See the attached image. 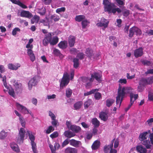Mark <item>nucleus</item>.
I'll return each instance as SVG.
<instances>
[{"instance_id":"obj_6","label":"nucleus","mask_w":153,"mask_h":153,"mask_svg":"<svg viewBox=\"0 0 153 153\" xmlns=\"http://www.w3.org/2000/svg\"><path fill=\"white\" fill-rule=\"evenodd\" d=\"M130 97V104L128 105L127 107L125 108V111H127L130 108L134 101L138 98V95L137 94L134 95V96L133 97V94H131Z\"/></svg>"},{"instance_id":"obj_35","label":"nucleus","mask_w":153,"mask_h":153,"mask_svg":"<svg viewBox=\"0 0 153 153\" xmlns=\"http://www.w3.org/2000/svg\"><path fill=\"white\" fill-rule=\"evenodd\" d=\"M58 38L56 36L54 37L50 41L51 45H54L56 44L58 42Z\"/></svg>"},{"instance_id":"obj_31","label":"nucleus","mask_w":153,"mask_h":153,"mask_svg":"<svg viewBox=\"0 0 153 153\" xmlns=\"http://www.w3.org/2000/svg\"><path fill=\"white\" fill-rule=\"evenodd\" d=\"M50 19L51 20H53L55 22L59 21L60 19V18L59 16L57 14H54L52 15L50 17Z\"/></svg>"},{"instance_id":"obj_2","label":"nucleus","mask_w":153,"mask_h":153,"mask_svg":"<svg viewBox=\"0 0 153 153\" xmlns=\"http://www.w3.org/2000/svg\"><path fill=\"white\" fill-rule=\"evenodd\" d=\"M69 74L67 72L64 73L60 83V88L62 89L64 86L67 85L69 82Z\"/></svg>"},{"instance_id":"obj_12","label":"nucleus","mask_w":153,"mask_h":153,"mask_svg":"<svg viewBox=\"0 0 153 153\" xmlns=\"http://www.w3.org/2000/svg\"><path fill=\"white\" fill-rule=\"evenodd\" d=\"M76 38L72 36H70L68 38V42L69 46L71 47L74 46Z\"/></svg>"},{"instance_id":"obj_15","label":"nucleus","mask_w":153,"mask_h":153,"mask_svg":"<svg viewBox=\"0 0 153 153\" xmlns=\"http://www.w3.org/2000/svg\"><path fill=\"white\" fill-rule=\"evenodd\" d=\"M20 111L21 113L24 114L29 113L32 116L33 114H32L31 112H29L28 109L25 106L20 104Z\"/></svg>"},{"instance_id":"obj_47","label":"nucleus","mask_w":153,"mask_h":153,"mask_svg":"<svg viewBox=\"0 0 153 153\" xmlns=\"http://www.w3.org/2000/svg\"><path fill=\"white\" fill-rule=\"evenodd\" d=\"M72 90L70 89L69 88L67 89L66 91V95L67 97H70L72 94Z\"/></svg>"},{"instance_id":"obj_30","label":"nucleus","mask_w":153,"mask_h":153,"mask_svg":"<svg viewBox=\"0 0 153 153\" xmlns=\"http://www.w3.org/2000/svg\"><path fill=\"white\" fill-rule=\"evenodd\" d=\"M27 133L29 139L31 142L34 141L35 140V136L32 134V132H30L29 131H27Z\"/></svg>"},{"instance_id":"obj_39","label":"nucleus","mask_w":153,"mask_h":153,"mask_svg":"<svg viewBox=\"0 0 153 153\" xmlns=\"http://www.w3.org/2000/svg\"><path fill=\"white\" fill-rule=\"evenodd\" d=\"M142 144L146 146L147 149H148L150 148L151 145L149 140H146L143 141Z\"/></svg>"},{"instance_id":"obj_22","label":"nucleus","mask_w":153,"mask_h":153,"mask_svg":"<svg viewBox=\"0 0 153 153\" xmlns=\"http://www.w3.org/2000/svg\"><path fill=\"white\" fill-rule=\"evenodd\" d=\"M11 149L16 152H19V149L18 145L14 143H12L10 144Z\"/></svg>"},{"instance_id":"obj_46","label":"nucleus","mask_w":153,"mask_h":153,"mask_svg":"<svg viewBox=\"0 0 153 153\" xmlns=\"http://www.w3.org/2000/svg\"><path fill=\"white\" fill-rule=\"evenodd\" d=\"M46 10L45 8L42 7L41 9H39L38 13L42 16L44 15L46 13Z\"/></svg>"},{"instance_id":"obj_33","label":"nucleus","mask_w":153,"mask_h":153,"mask_svg":"<svg viewBox=\"0 0 153 153\" xmlns=\"http://www.w3.org/2000/svg\"><path fill=\"white\" fill-rule=\"evenodd\" d=\"M139 85H142L143 86H145L146 85H147V80L146 78H143L140 80L139 82Z\"/></svg>"},{"instance_id":"obj_9","label":"nucleus","mask_w":153,"mask_h":153,"mask_svg":"<svg viewBox=\"0 0 153 153\" xmlns=\"http://www.w3.org/2000/svg\"><path fill=\"white\" fill-rule=\"evenodd\" d=\"M102 75L100 73L97 72H94L91 74V78L92 79H95L96 80L99 82L101 81V78L102 77Z\"/></svg>"},{"instance_id":"obj_54","label":"nucleus","mask_w":153,"mask_h":153,"mask_svg":"<svg viewBox=\"0 0 153 153\" xmlns=\"http://www.w3.org/2000/svg\"><path fill=\"white\" fill-rule=\"evenodd\" d=\"M9 94L12 97H14L15 92L13 89L12 88H10L9 89L8 91Z\"/></svg>"},{"instance_id":"obj_19","label":"nucleus","mask_w":153,"mask_h":153,"mask_svg":"<svg viewBox=\"0 0 153 153\" xmlns=\"http://www.w3.org/2000/svg\"><path fill=\"white\" fill-rule=\"evenodd\" d=\"M136 150L137 151L140 153H146L147 150L142 146H138L136 147Z\"/></svg>"},{"instance_id":"obj_7","label":"nucleus","mask_w":153,"mask_h":153,"mask_svg":"<svg viewBox=\"0 0 153 153\" xmlns=\"http://www.w3.org/2000/svg\"><path fill=\"white\" fill-rule=\"evenodd\" d=\"M20 15L22 17H25L29 19H30L33 16L32 14L29 11L23 10H21Z\"/></svg>"},{"instance_id":"obj_61","label":"nucleus","mask_w":153,"mask_h":153,"mask_svg":"<svg viewBox=\"0 0 153 153\" xmlns=\"http://www.w3.org/2000/svg\"><path fill=\"white\" fill-rule=\"evenodd\" d=\"M94 97L96 100H99L101 97V94L99 92L95 93L94 95Z\"/></svg>"},{"instance_id":"obj_3","label":"nucleus","mask_w":153,"mask_h":153,"mask_svg":"<svg viewBox=\"0 0 153 153\" xmlns=\"http://www.w3.org/2000/svg\"><path fill=\"white\" fill-rule=\"evenodd\" d=\"M79 79L82 82L86 84L85 87L87 88H88L91 86L92 83L94 81V79L86 77H81Z\"/></svg>"},{"instance_id":"obj_24","label":"nucleus","mask_w":153,"mask_h":153,"mask_svg":"<svg viewBox=\"0 0 153 153\" xmlns=\"http://www.w3.org/2000/svg\"><path fill=\"white\" fill-rule=\"evenodd\" d=\"M58 45L61 49H65L67 47V42L65 41H61L58 44Z\"/></svg>"},{"instance_id":"obj_44","label":"nucleus","mask_w":153,"mask_h":153,"mask_svg":"<svg viewBox=\"0 0 153 153\" xmlns=\"http://www.w3.org/2000/svg\"><path fill=\"white\" fill-rule=\"evenodd\" d=\"M97 26L98 27H104L105 28L108 25V22L107 23H103L102 22H100L97 24Z\"/></svg>"},{"instance_id":"obj_10","label":"nucleus","mask_w":153,"mask_h":153,"mask_svg":"<svg viewBox=\"0 0 153 153\" xmlns=\"http://www.w3.org/2000/svg\"><path fill=\"white\" fill-rule=\"evenodd\" d=\"M110 2V0H103V4L104 5L105 11L106 10L108 11L109 7H112L113 6Z\"/></svg>"},{"instance_id":"obj_4","label":"nucleus","mask_w":153,"mask_h":153,"mask_svg":"<svg viewBox=\"0 0 153 153\" xmlns=\"http://www.w3.org/2000/svg\"><path fill=\"white\" fill-rule=\"evenodd\" d=\"M38 78L37 76H35L29 81L28 83V87L29 90H31L33 86L37 85L38 82L37 79Z\"/></svg>"},{"instance_id":"obj_5","label":"nucleus","mask_w":153,"mask_h":153,"mask_svg":"<svg viewBox=\"0 0 153 153\" xmlns=\"http://www.w3.org/2000/svg\"><path fill=\"white\" fill-rule=\"evenodd\" d=\"M51 33H48L45 36L44 39L43 40V44L44 46H47L51 39Z\"/></svg>"},{"instance_id":"obj_20","label":"nucleus","mask_w":153,"mask_h":153,"mask_svg":"<svg viewBox=\"0 0 153 153\" xmlns=\"http://www.w3.org/2000/svg\"><path fill=\"white\" fill-rule=\"evenodd\" d=\"M99 117L102 120L104 121H106L108 118L107 113L103 112H101L100 113Z\"/></svg>"},{"instance_id":"obj_59","label":"nucleus","mask_w":153,"mask_h":153,"mask_svg":"<svg viewBox=\"0 0 153 153\" xmlns=\"http://www.w3.org/2000/svg\"><path fill=\"white\" fill-rule=\"evenodd\" d=\"M58 136V134L57 132L55 131L50 135V137L52 138H54L57 137Z\"/></svg>"},{"instance_id":"obj_13","label":"nucleus","mask_w":153,"mask_h":153,"mask_svg":"<svg viewBox=\"0 0 153 153\" xmlns=\"http://www.w3.org/2000/svg\"><path fill=\"white\" fill-rule=\"evenodd\" d=\"M25 131L24 128H21L20 129V143L23 142Z\"/></svg>"},{"instance_id":"obj_64","label":"nucleus","mask_w":153,"mask_h":153,"mask_svg":"<svg viewBox=\"0 0 153 153\" xmlns=\"http://www.w3.org/2000/svg\"><path fill=\"white\" fill-rule=\"evenodd\" d=\"M53 53L56 56H60L61 54L59 51L57 49H55L53 50Z\"/></svg>"},{"instance_id":"obj_57","label":"nucleus","mask_w":153,"mask_h":153,"mask_svg":"<svg viewBox=\"0 0 153 153\" xmlns=\"http://www.w3.org/2000/svg\"><path fill=\"white\" fill-rule=\"evenodd\" d=\"M84 56L85 54L82 53H79L77 54V57H78L80 59H83Z\"/></svg>"},{"instance_id":"obj_62","label":"nucleus","mask_w":153,"mask_h":153,"mask_svg":"<svg viewBox=\"0 0 153 153\" xmlns=\"http://www.w3.org/2000/svg\"><path fill=\"white\" fill-rule=\"evenodd\" d=\"M13 84L16 89H18L19 88V85L18 82L16 80H14L13 82Z\"/></svg>"},{"instance_id":"obj_42","label":"nucleus","mask_w":153,"mask_h":153,"mask_svg":"<svg viewBox=\"0 0 153 153\" xmlns=\"http://www.w3.org/2000/svg\"><path fill=\"white\" fill-rule=\"evenodd\" d=\"M31 145L32 146V149L33 151L34 152V153H36V143L34 142H31Z\"/></svg>"},{"instance_id":"obj_49","label":"nucleus","mask_w":153,"mask_h":153,"mask_svg":"<svg viewBox=\"0 0 153 153\" xmlns=\"http://www.w3.org/2000/svg\"><path fill=\"white\" fill-rule=\"evenodd\" d=\"M2 81L3 82V84L5 87L7 88H8V86H7V84L6 82V77L5 75H4L3 76V77H2Z\"/></svg>"},{"instance_id":"obj_43","label":"nucleus","mask_w":153,"mask_h":153,"mask_svg":"<svg viewBox=\"0 0 153 153\" xmlns=\"http://www.w3.org/2000/svg\"><path fill=\"white\" fill-rule=\"evenodd\" d=\"M92 103V100L91 99H88L84 103V106L85 108H88Z\"/></svg>"},{"instance_id":"obj_28","label":"nucleus","mask_w":153,"mask_h":153,"mask_svg":"<svg viewBox=\"0 0 153 153\" xmlns=\"http://www.w3.org/2000/svg\"><path fill=\"white\" fill-rule=\"evenodd\" d=\"M91 122L95 127H97L100 125V122L96 118L93 119L92 120Z\"/></svg>"},{"instance_id":"obj_48","label":"nucleus","mask_w":153,"mask_h":153,"mask_svg":"<svg viewBox=\"0 0 153 153\" xmlns=\"http://www.w3.org/2000/svg\"><path fill=\"white\" fill-rule=\"evenodd\" d=\"M82 105V104L81 102H79L75 103L74 105V107L75 109H79Z\"/></svg>"},{"instance_id":"obj_11","label":"nucleus","mask_w":153,"mask_h":153,"mask_svg":"<svg viewBox=\"0 0 153 153\" xmlns=\"http://www.w3.org/2000/svg\"><path fill=\"white\" fill-rule=\"evenodd\" d=\"M143 54V49L141 47L136 49L134 51V55L136 58L141 56Z\"/></svg>"},{"instance_id":"obj_18","label":"nucleus","mask_w":153,"mask_h":153,"mask_svg":"<svg viewBox=\"0 0 153 153\" xmlns=\"http://www.w3.org/2000/svg\"><path fill=\"white\" fill-rule=\"evenodd\" d=\"M28 55L29 56L30 59L32 62H33L35 60V57L34 54L31 49L27 50Z\"/></svg>"},{"instance_id":"obj_37","label":"nucleus","mask_w":153,"mask_h":153,"mask_svg":"<svg viewBox=\"0 0 153 153\" xmlns=\"http://www.w3.org/2000/svg\"><path fill=\"white\" fill-rule=\"evenodd\" d=\"M85 53L87 56L90 57L92 56L93 54L92 50L90 49L89 48H88L86 49Z\"/></svg>"},{"instance_id":"obj_26","label":"nucleus","mask_w":153,"mask_h":153,"mask_svg":"<svg viewBox=\"0 0 153 153\" xmlns=\"http://www.w3.org/2000/svg\"><path fill=\"white\" fill-rule=\"evenodd\" d=\"M85 19V16L83 15H78L76 16L75 20L76 21L80 22L82 21Z\"/></svg>"},{"instance_id":"obj_53","label":"nucleus","mask_w":153,"mask_h":153,"mask_svg":"<svg viewBox=\"0 0 153 153\" xmlns=\"http://www.w3.org/2000/svg\"><path fill=\"white\" fill-rule=\"evenodd\" d=\"M142 62L144 65L147 66H152V65L150 61L147 60H144Z\"/></svg>"},{"instance_id":"obj_45","label":"nucleus","mask_w":153,"mask_h":153,"mask_svg":"<svg viewBox=\"0 0 153 153\" xmlns=\"http://www.w3.org/2000/svg\"><path fill=\"white\" fill-rule=\"evenodd\" d=\"M89 23V22L88 21L87 19H85L83 20L82 22V27L83 28H85Z\"/></svg>"},{"instance_id":"obj_21","label":"nucleus","mask_w":153,"mask_h":153,"mask_svg":"<svg viewBox=\"0 0 153 153\" xmlns=\"http://www.w3.org/2000/svg\"><path fill=\"white\" fill-rule=\"evenodd\" d=\"M100 142L98 140L95 141L91 147L93 150H96L100 147Z\"/></svg>"},{"instance_id":"obj_27","label":"nucleus","mask_w":153,"mask_h":153,"mask_svg":"<svg viewBox=\"0 0 153 153\" xmlns=\"http://www.w3.org/2000/svg\"><path fill=\"white\" fill-rule=\"evenodd\" d=\"M39 20V17L37 15H35L31 19V23L32 24L35 23H37Z\"/></svg>"},{"instance_id":"obj_8","label":"nucleus","mask_w":153,"mask_h":153,"mask_svg":"<svg viewBox=\"0 0 153 153\" xmlns=\"http://www.w3.org/2000/svg\"><path fill=\"white\" fill-rule=\"evenodd\" d=\"M112 4L113 5L112 7H109L108 9V10H106L105 11L108 12V13H113L114 14L116 11L118 13L121 12V10L118 8H116L115 7V5L113 3Z\"/></svg>"},{"instance_id":"obj_34","label":"nucleus","mask_w":153,"mask_h":153,"mask_svg":"<svg viewBox=\"0 0 153 153\" xmlns=\"http://www.w3.org/2000/svg\"><path fill=\"white\" fill-rule=\"evenodd\" d=\"M7 135V133L4 130H2L0 132V139H4Z\"/></svg>"},{"instance_id":"obj_1","label":"nucleus","mask_w":153,"mask_h":153,"mask_svg":"<svg viewBox=\"0 0 153 153\" xmlns=\"http://www.w3.org/2000/svg\"><path fill=\"white\" fill-rule=\"evenodd\" d=\"M133 89L130 87H123L122 88L120 84L119 85V86L117 91V96L116 97V104L119 103V106L121 105V103L123 100L126 94H133V97L134 96V95L132 93Z\"/></svg>"},{"instance_id":"obj_17","label":"nucleus","mask_w":153,"mask_h":153,"mask_svg":"<svg viewBox=\"0 0 153 153\" xmlns=\"http://www.w3.org/2000/svg\"><path fill=\"white\" fill-rule=\"evenodd\" d=\"M80 143V141L76 140L74 139H71L69 140L70 145L75 147H78Z\"/></svg>"},{"instance_id":"obj_58","label":"nucleus","mask_w":153,"mask_h":153,"mask_svg":"<svg viewBox=\"0 0 153 153\" xmlns=\"http://www.w3.org/2000/svg\"><path fill=\"white\" fill-rule=\"evenodd\" d=\"M69 143V141L68 140V139H66L62 143L61 146L62 148L64 147L66 145H68Z\"/></svg>"},{"instance_id":"obj_60","label":"nucleus","mask_w":153,"mask_h":153,"mask_svg":"<svg viewBox=\"0 0 153 153\" xmlns=\"http://www.w3.org/2000/svg\"><path fill=\"white\" fill-rule=\"evenodd\" d=\"M145 86H143L142 85H139L138 86L137 90L139 92H142L144 89Z\"/></svg>"},{"instance_id":"obj_52","label":"nucleus","mask_w":153,"mask_h":153,"mask_svg":"<svg viewBox=\"0 0 153 153\" xmlns=\"http://www.w3.org/2000/svg\"><path fill=\"white\" fill-rule=\"evenodd\" d=\"M148 100L149 101L153 102V92L150 91L149 92Z\"/></svg>"},{"instance_id":"obj_14","label":"nucleus","mask_w":153,"mask_h":153,"mask_svg":"<svg viewBox=\"0 0 153 153\" xmlns=\"http://www.w3.org/2000/svg\"><path fill=\"white\" fill-rule=\"evenodd\" d=\"M78 149L74 148L68 147L65 150V153H77Z\"/></svg>"},{"instance_id":"obj_50","label":"nucleus","mask_w":153,"mask_h":153,"mask_svg":"<svg viewBox=\"0 0 153 153\" xmlns=\"http://www.w3.org/2000/svg\"><path fill=\"white\" fill-rule=\"evenodd\" d=\"M96 90H97V89H92L89 92L85 93L84 94V95L85 96H86L91 94L94 93L96 91Z\"/></svg>"},{"instance_id":"obj_32","label":"nucleus","mask_w":153,"mask_h":153,"mask_svg":"<svg viewBox=\"0 0 153 153\" xmlns=\"http://www.w3.org/2000/svg\"><path fill=\"white\" fill-rule=\"evenodd\" d=\"M20 123L22 127L25 128L26 123L25 119L20 115Z\"/></svg>"},{"instance_id":"obj_51","label":"nucleus","mask_w":153,"mask_h":153,"mask_svg":"<svg viewBox=\"0 0 153 153\" xmlns=\"http://www.w3.org/2000/svg\"><path fill=\"white\" fill-rule=\"evenodd\" d=\"M65 8L63 7H62L60 8H57L56 10V13H60L61 12H65Z\"/></svg>"},{"instance_id":"obj_29","label":"nucleus","mask_w":153,"mask_h":153,"mask_svg":"<svg viewBox=\"0 0 153 153\" xmlns=\"http://www.w3.org/2000/svg\"><path fill=\"white\" fill-rule=\"evenodd\" d=\"M135 32V27H133L130 28L129 30L128 36L130 38L132 37Z\"/></svg>"},{"instance_id":"obj_63","label":"nucleus","mask_w":153,"mask_h":153,"mask_svg":"<svg viewBox=\"0 0 153 153\" xmlns=\"http://www.w3.org/2000/svg\"><path fill=\"white\" fill-rule=\"evenodd\" d=\"M135 33L137 35H140L142 34L141 31L137 27H135Z\"/></svg>"},{"instance_id":"obj_36","label":"nucleus","mask_w":153,"mask_h":153,"mask_svg":"<svg viewBox=\"0 0 153 153\" xmlns=\"http://www.w3.org/2000/svg\"><path fill=\"white\" fill-rule=\"evenodd\" d=\"M41 23H43L45 26H49V23L48 19L46 17V19H42L40 21Z\"/></svg>"},{"instance_id":"obj_40","label":"nucleus","mask_w":153,"mask_h":153,"mask_svg":"<svg viewBox=\"0 0 153 153\" xmlns=\"http://www.w3.org/2000/svg\"><path fill=\"white\" fill-rule=\"evenodd\" d=\"M114 100L112 99H109L106 100V105L108 107H110L114 102Z\"/></svg>"},{"instance_id":"obj_23","label":"nucleus","mask_w":153,"mask_h":153,"mask_svg":"<svg viewBox=\"0 0 153 153\" xmlns=\"http://www.w3.org/2000/svg\"><path fill=\"white\" fill-rule=\"evenodd\" d=\"M71 128L70 130L75 133H78L79 132L81 129L80 127L75 125H73V126H71Z\"/></svg>"},{"instance_id":"obj_38","label":"nucleus","mask_w":153,"mask_h":153,"mask_svg":"<svg viewBox=\"0 0 153 153\" xmlns=\"http://www.w3.org/2000/svg\"><path fill=\"white\" fill-rule=\"evenodd\" d=\"M74 62V67L75 68H76L79 65V59L77 58H74L73 60Z\"/></svg>"},{"instance_id":"obj_56","label":"nucleus","mask_w":153,"mask_h":153,"mask_svg":"<svg viewBox=\"0 0 153 153\" xmlns=\"http://www.w3.org/2000/svg\"><path fill=\"white\" fill-rule=\"evenodd\" d=\"M148 84H150L153 82V76L146 79Z\"/></svg>"},{"instance_id":"obj_55","label":"nucleus","mask_w":153,"mask_h":153,"mask_svg":"<svg viewBox=\"0 0 153 153\" xmlns=\"http://www.w3.org/2000/svg\"><path fill=\"white\" fill-rule=\"evenodd\" d=\"M54 130V128L52 126H50L48 128L46 131V133L47 134L50 133L51 131H53Z\"/></svg>"},{"instance_id":"obj_25","label":"nucleus","mask_w":153,"mask_h":153,"mask_svg":"<svg viewBox=\"0 0 153 153\" xmlns=\"http://www.w3.org/2000/svg\"><path fill=\"white\" fill-rule=\"evenodd\" d=\"M148 134L147 132L146 131L140 134L139 135V140L141 141H143L147 139L146 135Z\"/></svg>"},{"instance_id":"obj_16","label":"nucleus","mask_w":153,"mask_h":153,"mask_svg":"<svg viewBox=\"0 0 153 153\" xmlns=\"http://www.w3.org/2000/svg\"><path fill=\"white\" fill-rule=\"evenodd\" d=\"M75 135L74 133L73 132L69 130L66 131L64 133V135L65 137L68 138L73 137L75 136Z\"/></svg>"},{"instance_id":"obj_41","label":"nucleus","mask_w":153,"mask_h":153,"mask_svg":"<svg viewBox=\"0 0 153 153\" xmlns=\"http://www.w3.org/2000/svg\"><path fill=\"white\" fill-rule=\"evenodd\" d=\"M7 66L8 68L10 70H16L18 69V67L13 64L12 63L9 64Z\"/></svg>"}]
</instances>
